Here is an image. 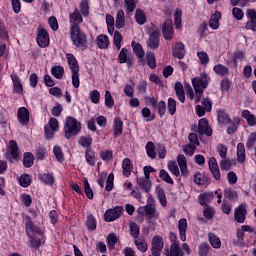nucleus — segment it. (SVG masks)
<instances>
[{
  "instance_id": "nucleus-12",
  "label": "nucleus",
  "mask_w": 256,
  "mask_h": 256,
  "mask_svg": "<svg viewBox=\"0 0 256 256\" xmlns=\"http://www.w3.org/2000/svg\"><path fill=\"white\" fill-rule=\"evenodd\" d=\"M208 165L214 179H216V181H219L221 179V172L219 171L217 159H215V157L210 158Z\"/></svg>"
},
{
  "instance_id": "nucleus-7",
  "label": "nucleus",
  "mask_w": 256,
  "mask_h": 256,
  "mask_svg": "<svg viewBox=\"0 0 256 256\" xmlns=\"http://www.w3.org/2000/svg\"><path fill=\"white\" fill-rule=\"evenodd\" d=\"M121 213H123V208L119 206H116L114 209L107 210L104 214V221L111 223V221L119 219L121 217Z\"/></svg>"
},
{
  "instance_id": "nucleus-6",
  "label": "nucleus",
  "mask_w": 256,
  "mask_h": 256,
  "mask_svg": "<svg viewBox=\"0 0 256 256\" xmlns=\"http://www.w3.org/2000/svg\"><path fill=\"white\" fill-rule=\"evenodd\" d=\"M69 21H70V31L75 29H81L79 25L83 23V16L79 9H75L74 12L69 14Z\"/></svg>"
},
{
  "instance_id": "nucleus-2",
  "label": "nucleus",
  "mask_w": 256,
  "mask_h": 256,
  "mask_svg": "<svg viewBox=\"0 0 256 256\" xmlns=\"http://www.w3.org/2000/svg\"><path fill=\"white\" fill-rule=\"evenodd\" d=\"M25 228L26 233L30 239V247H35L36 249L41 246V238L35 237V235H41V229L33 225V220L31 217L25 218Z\"/></svg>"
},
{
  "instance_id": "nucleus-36",
  "label": "nucleus",
  "mask_w": 256,
  "mask_h": 256,
  "mask_svg": "<svg viewBox=\"0 0 256 256\" xmlns=\"http://www.w3.org/2000/svg\"><path fill=\"white\" fill-rule=\"evenodd\" d=\"M122 169L124 177H129L131 175V169H133V166L131 165V160L129 158H125L123 160Z\"/></svg>"
},
{
  "instance_id": "nucleus-53",
  "label": "nucleus",
  "mask_w": 256,
  "mask_h": 256,
  "mask_svg": "<svg viewBox=\"0 0 256 256\" xmlns=\"http://www.w3.org/2000/svg\"><path fill=\"white\" fill-rule=\"evenodd\" d=\"M79 8L81 10L82 15L84 17H88L89 15V0H81L79 4Z\"/></svg>"
},
{
  "instance_id": "nucleus-59",
  "label": "nucleus",
  "mask_w": 256,
  "mask_h": 256,
  "mask_svg": "<svg viewBox=\"0 0 256 256\" xmlns=\"http://www.w3.org/2000/svg\"><path fill=\"white\" fill-rule=\"evenodd\" d=\"M232 15L236 21H242L243 17H245V13L241 8L234 7L232 9Z\"/></svg>"
},
{
  "instance_id": "nucleus-38",
  "label": "nucleus",
  "mask_w": 256,
  "mask_h": 256,
  "mask_svg": "<svg viewBox=\"0 0 256 256\" xmlns=\"http://www.w3.org/2000/svg\"><path fill=\"white\" fill-rule=\"evenodd\" d=\"M237 159L239 163H245V144L243 143L237 145Z\"/></svg>"
},
{
  "instance_id": "nucleus-28",
  "label": "nucleus",
  "mask_w": 256,
  "mask_h": 256,
  "mask_svg": "<svg viewBox=\"0 0 256 256\" xmlns=\"http://www.w3.org/2000/svg\"><path fill=\"white\" fill-rule=\"evenodd\" d=\"M239 125H241V118L234 117L230 123V125L227 127V133L228 135H233L237 129H239Z\"/></svg>"
},
{
  "instance_id": "nucleus-51",
  "label": "nucleus",
  "mask_w": 256,
  "mask_h": 256,
  "mask_svg": "<svg viewBox=\"0 0 256 256\" xmlns=\"http://www.w3.org/2000/svg\"><path fill=\"white\" fill-rule=\"evenodd\" d=\"M146 153L150 159H155L157 157V153L155 152V144H153V142H148L146 144Z\"/></svg>"
},
{
  "instance_id": "nucleus-62",
  "label": "nucleus",
  "mask_w": 256,
  "mask_h": 256,
  "mask_svg": "<svg viewBox=\"0 0 256 256\" xmlns=\"http://www.w3.org/2000/svg\"><path fill=\"white\" fill-rule=\"evenodd\" d=\"M130 227V234L132 235V237H134V239H137L139 237V225H137V223L135 222H131L129 224Z\"/></svg>"
},
{
  "instance_id": "nucleus-16",
  "label": "nucleus",
  "mask_w": 256,
  "mask_h": 256,
  "mask_svg": "<svg viewBox=\"0 0 256 256\" xmlns=\"http://www.w3.org/2000/svg\"><path fill=\"white\" fill-rule=\"evenodd\" d=\"M17 117L21 125H27V123H29V110L25 107L19 108Z\"/></svg>"
},
{
  "instance_id": "nucleus-32",
  "label": "nucleus",
  "mask_w": 256,
  "mask_h": 256,
  "mask_svg": "<svg viewBox=\"0 0 256 256\" xmlns=\"http://www.w3.org/2000/svg\"><path fill=\"white\" fill-rule=\"evenodd\" d=\"M137 183L145 193H149L151 191V181L147 178H138Z\"/></svg>"
},
{
  "instance_id": "nucleus-37",
  "label": "nucleus",
  "mask_w": 256,
  "mask_h": 256,
  "mask_svg": "<svg viewBox=\"0 0 256 256\" xmlns=\"http://www.w3.org/2000/svg\"><path fill=\"white\" fill-rule=\"evenodd\" d=\"M193 181H194L195 185H200V186L207 185L208 178H207V176H205V174L198 172V173L194 174Z\"/></svg>"
},
{
  "instance_id": "nucleus-11",
  "label": "nucleus",
  "mask_w": 256,
  "mask_h": 256,
  "mask_svg": "<svg viewBox=\"0 0 256 256\" xmlns=\"http://www.w3.org/2000/svg\"><path fill=\"white\" fill-rule=\"evenodd\" d=\"M49 41V33H47V30L43 28L39 29L37 34V43L39 47H49Z\"/></svg>"
},
{
  "instance_id": "nucleus-3",
  "label": "nucleus",
  "mask_w": 256,
  "mask_h": 256,
  "mask_svg": "<svg viewBox=\"0 0 256 256\" xmlns=\"http://www.w3.org/2000/svg\"><path fill=\"white\" fill-rule=\"evenodd\" d=\"M64 137L66 139H71V137H75L81 133V123L77 118L68 116L64 122Z\"/></svg>"
},
{
  "instance_id": "nucleus-17",
  "label": "nucleus",
  "mask_w": 256,
  "mask_h": 256,
  "mask_svg": "<svg viewBox=\"0 0 256 256\" xmlns=\"http://www.w3.org/2000/svg\"><path fill=\"white\" fill-rule=\"evenodd\" d=\"M8 157L9 159H17V157H19V148L17 147V142L15 140L9 142Z\"/></svg>"
},
{
  "instance_id": "nucleus-15",
  "label": "nucleus",
  "mask_w": 256,
  "mask_h": 256,
  "mask_svg": "<svg viewBox=\"0 0 256 256\" xmlns=\"http://www.w3.org/2000/svg\"><path fill=\"white\" fill-rule=\"evenodd\" d=\"M172 55L177 59H183L185 57V45L181 42L174 44L172 48Z\"/></svg>"
},
{
  "instance_id": "nucleus-4",
  "label": "nucleus",
  "mask_w": 256,
  "mask_h": 256,
  "mask_svg": "<svg viewBox=\"0 0 256 256\" xmlns=\"http://www.w3.org/2000/svg\"><path fill=\"white\" fill-rule=\"evenodd\" d=\"M70 39L77 49H81V51L87 50L88 41L87 34L81 31V28H77L74 30H70Z\"/></svg>"
},
{
  "instance_id": "nucleus-43",
  "label": "nucleus",
  "mask_w": 256,
  "mask_h": 256,
  "mask_svg": "<svg viewBox=\"0 0 256 256\" xmlns=\"http://www.w3.org/2000/svg\"><path fill=\"white\" fill-rule=\"evenodd\" d=\"M135 19L138 25H145V23H147V16L145 15V12L142 10H136Z\"/></svg>"
},
{
  "instance_id": "nucleus-39",
  "label": "nucleus",
  "mask_w": 256,
  "mask_h": 256,
  "mask_svg": "<svg viewBox=\"0 0 256 256\" xmlns=\"http://www.w3.org/2000/svg\"><path fill=\"white\" fill-rule=\"evenodd\" d=\"M51 73L55 79H63V75H65V69L63 66H54L51 68Z\"/></svg>"
},
{
  "instance_id": "nucleus-60",
  "label": "nucleus",
  "mask_w": 256,
  "mask_h": 256,
  "mask_svg": "<svg viewBox=\"0 0 256 256\" xmlns=\"http://www.w3.org/2000/svg\"><path fill=\"white\" fill-rule=\"evenodd\" d=\"M84 191L88 199H93V189H91V185L89 184V180H87V178H84Z\"/></svg>"
},
{
  "instance_id": "nucleus-10",
  "label": "nucleus",
  "mask_w": 256,
  "mask_h": 256,
  "mask_svg": "<svg viewBox=\"0 0 256 256\" xmlns=\"http://www.w3.org/2000/svg\"><path fill=\"white\" fill-rule=\"evenodd\" d=\"M246 17L248 22L246 23V29L249 31L256 32V10L255 9H248L246 12Z\"/></svg>"
},
{
  "instance_id": "nucleus-55",
  "label": "nucleus",
  "mask_w": 256,
  "mask_h": 256,
  "mask_svg": "<svg viewBox=\"0 0 256 256\" xmlns=\"http://www.w3.org/2000/svg\"><path fill=\"white\" fill-rule=\"evenodd\" d=\"M105 105L108 109H113V106L115 105V100L113 99V96H111L109 90L105 92Z\"/></svg>"
},
{
  "instance_id": "nucleus-33",
  "label": "nucleus",
  "mask_w": 256,
  "mask_h": 256,
  "mask_svg": "<svg viewBox=\"0 0 256 256\" xmlns=\"http://www.w3.org/2000/svg\"><path fill=\"white\" fill-rule=\"evenodd\" d=\"M0 41H9V28L0 18Z\"/></svg>"
},
{
  "instance_id": "nucleus-46",
  "label": "nucleus",
  "mask_w": 256,
  "mask_h": 256,
  "mask_svg": "<svg viewBox=\"0 0 256 256\" xmlns=\"http://www.w3.org/2000/svg\"><path fill=\"white\" fill-rule=\"evenodd\" d=\"M34 161H35V157L33 156L32 153H30V152L24 153V158H23L24 167H28V168L32 167Z\"/></svg>"
},
{
  "instance_id": "nucleus-64",
  "label": "nucleus",
  "mask_w": 256,
  "mask_h": 256,
  "mask_svg": "<svg viewBox=\"0 0 256 256\" xmlns=\"http://www.w3.org/2000/svg\"><path fill=\"white\" fill-rule=\"evenodd\" d=\"M100 157L102 161H111V159H113V151L103 150L100 152Z\"/></svg>"
},
{
  "instance_id": "nucleus-50",
  "label": "nucleus",
  "mask_w": 256,
  "mask_h": 256,
  "mask_svg": "<svg viewBox=\"0 0 256 256\" xmlns=\"http://www.w3.org/2000/svg\"><path fill=\"white\" fill-rule=\"evenodd\" d=\"M160 179H162V181H165V183H168L169 185H174V181L173 178H171V176L169 175V172L162 169L160 170V174H159Z\"/></svg>"
},
{
  "instance_id": "nucleus-31",
  "label": "nucleus",
  "mask_w": 256,
  "mask_h": 256,
  "mask_svg": "<svg viewBox=\"0 0 256 256\" xmlns=\"http://www.w3.org/2000/svg\"><path fill=\"white\" fill-rule=\"evenodd\" d=\"M85 159L90 167H95V163H97V158L95 157V151H93V149H87L85 151Z\"/></svg>"
},
{
  "instance_id": "nucleus-9",
  "label": "nucleus",
  "mask_w": 256,
  "mask_h": 256,
  "mask_svg": "<svg viewBox=\"0 0 256 256\" xmlns=\"http://www.w3.org/2000/svg\"><path fill=\"white\" fill-rule=\"evenodd\" d=\"M245 217H247V204L243 203L235 209L234 218L237 223H245Z\"/></svg>"
},
{
  "instance_id": "nucleus-54",
  "label": "nucleus",
  "mask_w": 256,
  "mask_h": 256,
  "mask_svg": "<svg viewBox=\"0 0 256 256\" xmlns=\"http://www.w3.org/2000/svg\"><path fill=\"white\" fill-rule=\"evenodd\" d=\"M158 201H160L161 205L165 207L167 205V197L165 196V190L162 188H157L156 190Z\"/></svg>"
},
{
  "instance_id": "nucleus-14",
  "label": "nucleus",
  "mask_w": 256,
  "mask_h": 256,
  "mask_svg": "<svg viewBox=\"0 0 256 256\" xmlns=\"http://www.w3.org/2000/svg\"><path fill=\"white\" fill-rule=\"evenodd\" d=\"M162 33H163L164 39H167V40L173 39V21L166 20L164 22Z\"/></svg>"
},
{
  "instance_id": "nucleus-35",
  "label": "nucleus",
  "mask_w": 256,
  "mask_h": 256,
  "mask_svg": "<svg viewBox=\"0 0 256 256\" xmlns=\"http://www.w3.org/2000/svg\"><path fill=\"white\" fill-rule=\"evenodd\" d=\"M114 135L116 137H119V135H121L123 133V121L121 120V118L117 117L114 119Z\"/></svg>"
},
{
  "instance_id": "nucleus-8",
  "label": "nucleus",
  "mask_w": 256,
  "mask_h": 256,
  "mask_svg": "<svg viewBox=\"0 0 256 256\" xmlns=\"http://www.w3.org/2000/svg\"><path fill=\"white\" fill-rule=\"evenodd\" d=\"M198 133L200 135H206V137H211L213 135V129L209 126V121L205 118H202L198 122Z\"/></svg>"
},
{
  "instance_id": "nucleus-45",
  "label": "nucleus",
  "mask_w": 256,
  "mask_h": 256,
  "mask_svg": "<svg viewBox=\"0 0 256 256\" xmlns=\"http://www.w3.org/2000/svg\"><path fill=\"white\" fill-rule=\"evenodd\" d=\"M106 25L108 27V32L110 35H113V31H115V18L111 14L106 15Z\"/></svg>"
},
{
  "instance_id": "nucleus-47",
  "label": "nucleus",
  "mask_w": 256,
  "mask_h": 256,
  "mask_svg": "<svg viewBox=\"0 0 256 256\" xmlns=\"http://www.w3.org/2000/svg\"><path fill=\"white\" fill-rule=\"evenodd\" d=\"M132 47L134 53L139 59H143L145 57V51L143 50V46H141V44L132 42Z\"/></svg>"
},
{
  "instance_id": "nucleus-42",
  "label": "nucleus",
  "mask_w": 256,
  "mask_h": 256,
  "mask_svg": "<svg viewBox=\"0 0 256 256\" xmlns=\"http://www.w3.org/2000/svg\"><path fill=\"white\" fill-rule=\"evenodd\" d=\"M167 167L168 171H170L172 175H175V177H179V175H181V171H179V166L177 165V162L170 161L168 162Z\"/></svg>"
},
{
  "instance_id": "nucleus-18",
  "label": "nucleus",
  "mask_w": 256,
  "mask_h": 256,
  "mask_svg": "<svg viewBox=\"0 0 256 256\" xmlns=\"http://www.w3.org/2000/svg\"><path fill=\"white\" fill-rule=\"evenodd\" d=\"M178 229L181 241H187V219L181 218L179 220Z\"/></svg>"
},
{
  "instance_id": "nucleus-29",
  "label": "nucleus",
  "mask_w": 256,
  "mask_h": 256,
  "mask_svg": "<svg viewBox=\"0 0 256 256\" xmlns=\"http://www.w3.org/2000/svg\"><path fill=\"white\" fill-rule=\"evenodd\" d=\"M96 43L99 47V49H107L109 47V37L104 34H100L97 36Z\"/></svg>"
},
{
  "instance_id": "nucleus-22",
  "label": "nucleus",
  "mask_w": 256,
  "mask_h": 256,
  "mask_svg": "<svg viewBox=\"0 0 256 256\" xmlns=\"http://www.w3.org/2000/svg\"><path fill=\"white\" fill-rule=\"evenodd\" d=\"M176 97H178L180 103H185V89L181 82H176L174 86Z\"/></svg>"
},
{
  "instance_id": "nucleus-20",
  "label": "nucleus",
  "mask_w": 256,
  "mask_h": 256,
  "mask_svg": "<svg viewBox=\"0 0 256 256\" xmlns=\"http://www.w3.org/2000/svg\"><path fill=\"white\" fill-rule=\"evenodd\" d=\"M217 193H219V191L200 194L198 197L200 205H207V203H211Z\"/></svg>"
},
{
  "instance_id": "nucleus-26",
  "label": "nucleus",
  "mask_w": 256,
  "mask_h": 256,
  "mask_svg": "<svg viewBox=\"0 0 256 256\" xmlns=\"http://www.w3.org/2000/svg\"><path fill=\"white\" fill-rule=\"evenodd\" d=\"M11 79L13 82L14 91L18 94L23 93V84L21 83V78L17 74H12Z\"/></svg>"
},
{
  "instance_id": "nucleus-21",
  "label": "nucleus",
  "mask_w": 256,
  "mask_h": 256,
  "mask_svg": "<svg viewBox=\"0 0 256 256\" xmlns=\"http://www.w3.org/2000/svg\"><path fill=\"white\" fill-rule=\"evenodd\" d=\"M147 47H150V49H159V33L153 32L150 34L147 40Z\"/></svg>"
},
{
  "instance_id": "nucleus-1",
  "label": "nucleus",
  "mask_w": 256,
  "mask_h": 256,
  "mask_svg": "<svg viewBox=\"0 0 256 256\" xmlns=\"http://www.w3.org/2000/svg\"><path fill=\"white\" fill-rule=\"evenodd\" d=\"M209 76L206 73H202L199 77H196L192 80V85L194 87H191V85L187 86L186 95L190 99V101H195V103H199L201 101V97H203V91L207 89V86L209 85Z\"/></svg>"
},
{
  "instance_id": "nucleus-56",
  "label": "nucleus",
  "mask_w": 256,
  "mask_h": 256,
  "mask_svg": "<svg viewBox=\"0 0 256 256\" xmlns=\"http://www.w3.org/2000/svg\"><path fill=\"white\" fill-rule=\"evenodd\" d=\"M86 225L89 231H95L97 229V220H95L93 215L88 216Z\"/></svg>"
},
{
  "instance_id": "nucleus-49",
  "label": "nucleus",
  "mask_w": 256,
  "mask_h": 256,
  "mask_svg": "<svg viewBox=\"0 0 256 256\" xmlns=\"http://www.w3.org/2000/svg\"><path fill=\"white\" fill-rule=\"evenodd\" d=\"M170 256H183V250L179 244L170 245Z\"/></svg>"
},
{
  "instance_id": "nucleus-13",
  "label": "nucleus",
  "mask_w": 256,
  "mask_h": 256,
  "mask_svg": "<svg viewBox=\"0 0 256 256\" xmlns=\"http://www.w3.org/2000/svg\"><path fill=\"white\" fill-rule=\"evenodd\" d=\"M177 163L179 165L183 177H189V168H187V158L185 157V155H178Z\"/></svg>"
},
{
  "instance_id": "nucleus-24",
  "label": "nucleus",
  "mask_w": 256,
  "mask_h": 256,
  "mask_svg": "<svg viewBox=\"0 0 256 256\" xmlns=\"http://www.w3.org/2000/svg\"><path fill=\"white\" fill-rule=\"evenodd\" d=\"M66 59L68 61L71 72L79 71V63L73 54H66Z\"/></svg>"
},
{
  "instance_id": "nucleus-61",
  "label": "nucleus",
  "mask_w": 256,
  "mask_h": 256,
  "mask_svg": "<svg viewBox=\"0 0 256 256\" xmlns=\"http://www.w3.org/2000/svg\"><path fill=\"white\" fill-rule=\"evenodd\" d=\"M108 249H115V244L117 243V235L115 233H110L107 236Z\"/></svg>"
},
{
  "instance_id": "nucleus-5",
  "label": "nucleus",
  "mask_w": 256,
  "mask_h": 256,
  "mask_svg": "<svg viewBox=\"0 0 256 256\" xmlns=\"http://www.w3.org/2000/svg\"><path fill=\"white\" fill-rule=\"evenodd\" d=\"M137 213L146 217V219H150L151 221H155L159 219V212L155 208L153 204H147L146 206H140L137 209Z\"/></svg>"
},
{
  "instance_id": "nucleus-30",
  "label": "nucleus",
  "mask_w": 256,
  "mask_h": 256,
  "mask_svg": "<svg viewBox=\"0 0 256 256\" xmlns=\"http://www.w3.org/2000/svg\"><path fill=\"white\" fill-rule=\"evenodd\" d=\"M217 119L220 125H227L228 123H231V118L229 117V114L225 112V110L218 111Z\"/></svg>"
},
{
  "instance_id": "nucleus-57",
  "label": "nucleus",
  "mask_w": 256,
  "mask_h": 256,
  "mask_svg": "<svg viewBox=\"0 0 256 256\" xmlns=\"http://www.w3.org/2000/svg\"><path fill=\"white\" fill-rule=\"evenodd\" d=\"M135 245L138 249V251H141V253H145L147 251V249L149 248L147 242L145 240H135Z\"/></svg>"
},
{
  "instance_id": "nucleus-27",
  "label": "nucleus",
  "mask_w": 256,
  "mask_h": 256,
  "mask_svg": "<svg viewBox=\"0 0 256 256\" xmlns=\"http://www.w3.org/2000/svg\"><path fill=\"white\" fill-rule=\"evenodd\" d=\"M125 27V12L119 9L116 13V29H123Z\"/></svg>"
},
{
  "instance_id": "nucleus-44",
  "label": "nucleus",
  "mask_w": 256,
  "mask_h": 256,
  "mask_svg": "<svg viewBox=\"0 0 256 256\" xmlns=\"http://www.w3.org/2000/svg\"><path fill=\"white\" fill-rule=\"evenodd\" d=\"M181 17H183V11L177 8L174 13V25L176 29H180L182 25Z\"/></svg>"
},
{
  "instance_id": "nucleus-19",
  "label": "nucleus",
  "mask_w": 256,
  "mask_h": 256,
  "mask_svg": "<svg viewBox=\"0 0 256 256\" xmlns=\"http://www.w3.org/2000/svg\"><path fill=\"white\" fill-rule=\"evenodd\" d=\"M78 145L80 147H84V149H91V145H93V137L91 135H82L78 139Z\"/></svg>"
},
{
  "instance_id": "nucleus-23",
  "label": "nucleus",
  "mask_w": 256,
  "mask_h": 256,
  "mask_svg": "<svg viewBox=\"0 0 256 256\" xmlns=\"http://www.w3.org/2000/svg\"><path fill=\"white\" fill-rule=\"evenodd\" d=\"M242 118L246 119L247 124L249 127H255L256 125V116L255 114H252L249 110H243L242 111Z\"/></svg>"
},
{
  "instance_id": "nucleus-58",
  "label": "nucleus",
  "mask_w": 256,
  "mask_h": 256,
  "mask_svg": "<svg viewBox=\"0 0 256 256\" xmlns=\"http://www.w3.org/2000/svg\"><path fill=\"white\" fill-rule=\"evenodd\" d=\"M40 178L46 185H53L55 183V178L53 177L52 173H44L40 175Z\"/></svg>"
},
{
  "instance_id": "nucleus-48",
  "label": "nucleus",
  "mask_w": 256,
  "mask_h": 256,
  "mask_svg": "<svg viewBox=\"0 0 256 256\" xmlns=\"http://www.w3.org/2000/svg\"><path fill=\"white\" fill-rule=\"evenodd\" d=\"M167 109L170 115L177 113V101L174 98L168 99Z\"/></svg>"
},
{
  "instance_id": "nucleus-41",
  "label": "nucleus",
  "mask_w": 256,
  "mask_h": 256,
  "mask_svg": "<svg viewBox=\"0 0 256 256\" xmlns=\"http://www.w3.org/2000/svg\"><path fill=\"white\" fill-rule=\"evenodd\" d=\"M209 243L212 245L214 249H220L221 248V239L217 237L214 233H209Z\"/></svg>"
},
{
  "instance_id": "nucleus-63",
  "label": "nucleus",
  "mask_w": 256,
  "mask_h": 256,
  "mask_svg": "<svg viewBox=\"0 0 256 256\" xmlns=\"http://www.w3.org/2000/svg\"><path fill=\"white\" fill-rule=\"evenodd\" d=\"M256 144V132H252L249 134L246 142L247 149H252L253 145Z\"/></svg>"
},
{
  "instance_id": "nucleus-40",
  "label": "nucleus",
  "mask_w": 256,
  "mask_h": 256,
  "mask_svg": "<svg viewBox=\"0 0 256 256\" xmlns=\"http://www.w3.org/2000/svg\"><path fill=\"white\" fill-rule=\"evenodd\" d=\"M127 53H129V50L127 48H122L119 55H118V61L120 64L127 63V65H131V60L127 57Z\"/></svg>"
},
{
  "instance_id": "nucleus-34",
  "label": "nucleus",
  "mask_w": 256,
  "mask_h": 256,
  "mask_svg": "<svg viewBox=\"0 0 256 256\" xmlns=\"http://www.w3.org/2000/svg\"><path fill=\"white\" fill-rule=\"evenodd\" d=\"M221 19V12H215L209 21V26L211 29H219V20Z\"/></svg>"
},
{
  "instance_id": "nucleus-25",
  "label": "nucleus",
  "mask_w": 256,
  "mask_h": 256,
  "mask_svg": "<svg viewBox=\"0 0 256 256\" xmlns=\"http://www.w3.org/2000/svg\"><path fill=\"white\" fill-rule=\"evenodd\" d=\"M213 71L218 77H227L229 75V68L223 64H217L213 67Z\"/></svg>"
},
{
  "instance_id": "nucleus-52",
  "label": "nucleus",
  "mask_w": 256,
  "mask_h": 256,
  "mask_svg": "<svg viewBox=\"0 0 256 256\" xmlns=\"http://www.w3.org/2000/svg\"><path fill=\"white\" fill-rule=\"evenodd\" d=\"M19 184L21 187H29L31 185V176L29 174H22L19 178Z\"/></svg>"
}]
</instances>
